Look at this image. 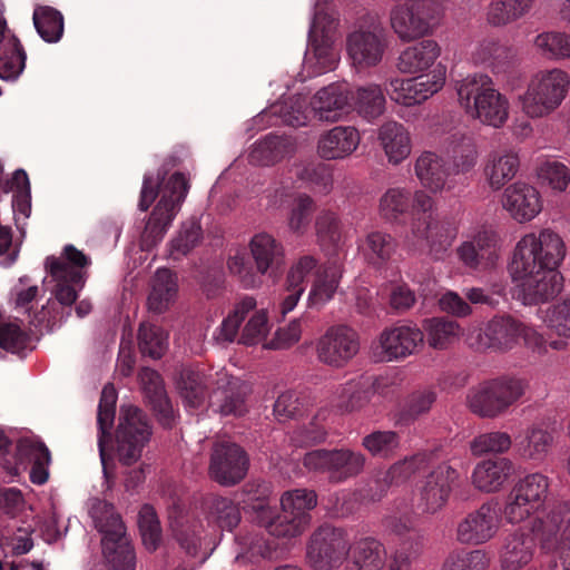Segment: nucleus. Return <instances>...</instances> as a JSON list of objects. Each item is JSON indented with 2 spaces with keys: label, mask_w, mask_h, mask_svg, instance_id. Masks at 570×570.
Here are the masks:
<instances>
[{
  "label": "nucleus",
  "mask_w": 570,
  "mask_h": 570,
  "mask_svg": "<svg viewBox=\"0 0 570 570\" xmlns=\"http://www.w3.org/2000/svg\"><path fill=\"white\" fill-rule=\"evenodd\" d=\"M316 236L320 246L330 256L338 258L342 250L341 224L337 216L332 212L321 213L315 222Z\"/></svg>",
  "instance_id": "nucleus-49"
},
{
  "label": "nucleus",
  "mask_w": 570,
  "mask_h": 570,
  "mask_svg": "<svg viewBox=\"0 0 570 570\" xmlns=\"http://www.w3.org/2000/svg\"><path fill=\"white\" fill-rule=\"evenodd\" d=\"M168 521L171 537L180 550L189 558L199 557V563H203L207 554H200L204 532L202 520L195 513L185 510L179 501H174L168 508Z\"/></svg>",
  "instance_id": "nucleus-17"
},
{
  "label": "nucleus",
  "mask_w": 570,
  "mask_h": 570,
  "mask_svg": "<svg viewBox=\"0 0 570 570\" xmlns=\"http://www.w3.org/2000/svg\"><path fill=\"white\" fill-rule=\"evenodd\" d=\"M351 564L346 570H382L386 552L374 538H362L351 544Z\"/></svg>",
  "instance_id": "nucleus-45"
},
{
  "label": "nucleus",
  "mask_w": 570,
  "mask_h": 570,
  "mask_svg": "<svg viewBox=\"0 0 570 570\" xmlns=\"http://www.w3.org/2000/svg\"><path fill=\"white\" fill-rule=\"evenodd\" d=\"M138 346L142 355L158 360L168 348V334L163 327L144 322L138 331Z\"/></svg>",
  "instance_id": "nucleus-58"
},
{
  "label": "nucleus",
  "mask_w": 570,
  "mask_h": 570,
  "mask_svg": "<svg viewBox=\"0 0 570 570\" xmlns=\"http://www.w3.org/2000/svg\"><path fill=\"white\" fill-rule=\"evenodd\" d=\"M203 236L198 222L189 220L181 225L177 236L170 243V257L175 261L186 256L200 242Z\"/></svg>",
  "instance_id": "nucleus-63"
},
{
  "label": "nucleus",
  "mask_w": 570,
  "mask_h": 570,
  "mask_svg": "<svg viewBox=\"0 0 570 570\" xmlns=\"http://www.w3.org/2000/svg\"><path fill=\"white\" fill-rule=\"evenodd\" d=\"M256 308V301L252 296L243 297L233 312L222 322L215 332V338L219 343H232L238 335L239 326L247 314Z\"/></svg>",
  "instance_id": "nucleus-59"
},
{
  "label": "nucleus",
  "mask_w": 570,
  "mask_h": 570,
  "mask_svg": "<svg viewBox=\"0 0 570 570\" xmlns=\"http://www.w3.org/2000/svg\"><path fill=\"white\" fill-rule=\"evenodd\" d=\"M379 139L390 163L397 165L411 153L410 135L402 124L387 121L379 131Z\"/></svg>",
  "instance_id": "nucleus-46"
},
{
  "label": "nucleus",
  "mask_w": 570,
  "mask_h": 570,
  "mask_svg": "<svg viewBox=\"0 0 570 570\" xmlns=\"http://www.w3.org/2000/svg\"><path fill=\"white\" fill-rule=\"evenodd\" d=\"M0 348L16 355L32 348L30 331L23 327L22 321L0 314Z\"/></svg>",
  "instance_id": "nucleus-50"
},
{
  "label": "nucleus",
  "mask_w": 570,
  "mask_h": 570,
  "mask_svg": "<svg viewBox=\"0 0 570 570\" xmlns=\"http://www.w3.org/2000/svg\"><path fill=\"white\" fill-rule=\"evenodd\" d=\"M519 165V157L512 151L492 153L484 166V176L490 187L494 190L501 189L515 176Z\"/></svg>",
  "instance_id": "nucleus-47"
},
{
  "label": "nucleus",
  "mask_w": 570,
  "mask_h": 570,
  "mask_svg": "<svg viewBox=\"0 0 570 570\" xmlns=\"http://www.w3.org/2000/svg\"><path fill=\"white\" fill-rule=\"evenodd\" d=\"M215 380L216 374L206 375L199 370H183L178 381V391L185 404L194 409L199 407L206 396H209L208 389L215 387Z\"/></svg>",
  "instance_id": "nucleus-40"
},
{
  "label": "nucleus",
  "mask_w": 570,
  "mask_h": 570,
  "mask_svg": "<svg viewBox=\"0 0 570 570\" xmlns=\"http://www.w3.org/2000/svg\"><path fill=\"white\" fill-rule=\"evenodd\" d=\"M445 81V68L438 65L431 75H422L415 78L391 79L386 85V94L390 98L404 106H413L425 101L438 92Z\"/></svg>",
  "instance_id": "nucleus-19"
},
{
  "label": "nucleus",
  "mask_w": 570,
  "mask_h": 570,
  "mask_svg": "<svg viewBox=\"0 0 570 570\" xmlns=\"http://www.w3.org/2000/svg\"><path fill=\"white\" fill-rule=\"evenodd\" d=\"M476 63L487 65L493 72H505L513 63L515 51L494 38L483 39L472 53Z\"/></svg>",
  "instance_id": "nucleus-44"
},
{
  "label": "nucleus",
  "mask_w": 570,
  "mask_h": 570,
  "mask_svg": "<svg viewBox=\"0 0 570 570\" xmlns=\"http://www.w3.org/2000/svg\"><path fill=\"white\" fill-rule=\"evenodd\" d=\"M500 524L501 509L498 503L484 502L458 523L456 540L462 544H483L495 537Z\"/></svg>",
  "instance_id": "nucleus-18"
},
{
  "label": "nucleus",
  "mask_w": 570,
  "mask_h": 570,
  "mask_svg": "<svg viewBox=\"0 0 570 570\" xmlns=\"http://www.w3.org/2000/svg\"><path fill=\"white\" fill-rule=\"evenodd\" d=\"M139 380L147 403L159 424L165 429H170L174 424L175 415L160 374L153 368L144 367L139 372Z\"/></svg>",
  "instance_id": "nucleus-30"
},
{
  "label": "nucleus",
  "mask_w": 570,
  "mask_h": 570,
  "mask_svg": "<svg viewBox=\"0 0 570 570\" xmlns=\"http://www.w3.org/2000/svg\"><path fill=\"white\" fill-rule=\"evenodd\" d=\"M412 235L419 242H425L429 253L434 259H442L455 237L449 223L419 222L412 225Z\"/></svg>",
  "instance_id": "nucleus-35"
},
{
  "label": "nucleus",
  "mask_w": 570,
  "mask_h": 570,
  "mask_svg": "<svg viewBox=\"0 0 570 570\" xmlns=\"http://www.w3.org/2000/svg\"><path fill=\"white\" fill-rule=\"evenodd\" d=\"M90 515L96 529L102 534V552L112 570H135L136 554L115 507L97 500L90 509Z\"/></svg>",
  "instance_id": "nucleus-8"
},
{
  "label": "nucleus",
  "mask_w": 570,
  "mask_h": 570,
  "mask_svg": "<svg viewBox=\"0 0 570 570\" xmlns=\"http://www.w3.org/2000/svg\"><path fill=\"white\" fill-rule=\"evenodd\" d=\"M570 86L569 75L561 69L539 72L520 97L522 110L531 118L544 117L564 100Z\"/></svg>",
  "instance_id": "nucleus-10"
},
{
  "label": "nucleus",
  "mask_w": 570,
  "mask_h": 570,
  "mask_svg": "<svg viewBox=\"0 0 570 570\" xmlns=\"http://www.w3.org/2000/svg\"><path fill=\"white\" fill-rule=\"evenodd\" d=\"M386 43L384 29L373 24V30H356L347 37V52L355 66H376L383 57Z\"/></svg>",
  "instance_id": "nucleus-28"
},
{
  "label": "nucleus",
  "mask_w": 570,
  "mask_h": 570,
  "mask_svg": "<svg viewBox=\"0 0 570 570\" xmlns=\"http://www.w3.org/2000/svg\"><path fill=\"white\" fill-rule=\"evenodd\" d=\"M377 380L362 375L335 389L333 404L341 413L358 411L367 405L376 393Z\"/></svg>",
  "instance_id": "nucleus-31"
},
{
  "label": "nucleus",
  "mask_w": 570,
  "mask_h": 570,
  "mask_svg": "<svg viewBox=\"0 0 570 570\" xmlns=\"http://www.w3.org/2000/svg\"><path fill=\"white\" fill-rule=\"evenodd\" d=\"M292 148L293 144L288 138L268 134L254 145L249 160L253 164L271 166L283 159Z\"/></svg>",
  "instance_id": "nucleus-48"
},
{
  "label": "nucleus",
  "mask_w": 570,
  "mask_h": 570,
  "mask_svg": "<svg viewBox=\"0 0 570 570\" xmlns=\"http://www.w3.org/2000/svg\"><path fill=\"white\" fill-rule=\"evenodd\" d=\"M396 248L397 242L392 235L372 232L365 238L363 253L370 265L382 268L392 259Z\"/></svg>",
  "instance_id": "nucleus-51"
},
{
  "label": "nucleus",
  "mask_w": 570,
  "mask_h": 570,
  "mask_svg": "<svg viewBox=\"0 0 570 570\" xmlns=\"http://www.w3.org/2000/svg\"><path fill=\"white\" fill-rule=\"evenodd\" d=\"M415 175L432 191L442 190L452 175L450 164L434 153H423L415 163Z\"/></svg>",
  "instance_id": "nucleus-38"
},
{
  "label": "nucleus",
  "mask_w": 570,
  "mask_h": 570,
  "mask_svg": "<svg viewBox=\"0 0 570 570\" xmlns=\"http://www.w3.org/2000/svg\"><path fill=\"white\" fill-rule=\"evenodd\" d=\"M431 453L420 452L400 460L392 464L386 471L384 483L381 484L379 480L375 481L381 492L379 495H372V500H380L385 491V488L392 484L399 485L409 481L412 476L424 472L431 465Z\"/></svg>",
  "instance_id": "nucleus-37"
},
{
  "label": "nucleus",
  "mask_w": 570,
  "mask_h": 570,
  "mask_svg": "<svg viewBox=\"0 0 570 570\" xmlns=\"http://www.w3.org/2000/svg\"><path fill=\"white\" fill-rule=\"evenodd\" d=\"M46 271L56 285L52 289L55 299L67 308L66 316H71L72 305L77 302L79 292L85 287L87 276L76 269L67 268L61 258L48 256L45 263Z\"/></svg>",
  "instance_id": "nucleus-27"
},
{
  "label": "nucleus",
  "mask_w": 570,
  "mask_h": 570,
  "mask_svg": "<svg viewBox=\"0 0 570 570\" xmlns=\"http://www.w3.org/2000/svg\"><path fill=\"white\" fill-rule=\"evenodd\" d=\"M249 392L247 383L226 372H217L209 403L223 415L242 416L247 412L246 397Z\"/></svg>",
  "instance_id": "nucleus-23"
},
{
  "label": "nucleus",
  "mask_w": 570,
  "mask_h": 570,
  "mask_svg": "<svg viewBox=\"0 0 570 570\" xmlns=\"http://www.w3.org/2000/svg\"><path fill=\"white\" fill-rule=\"evenodd\" d=\"M342 269L338 258H328L323 269H317L308 295L309 306L322 307L331 301L337 289Z\"/></svg>",
  "instance_id": "nucleus-41"
},
{
  "label": "nucleus",
  "mask_w": 570,
  "mask_h": 570,
  "mask_svg": "<svg viewBox=\"0 0 570 570\" xmlns=\"http://www.w3.org/2000/svg\"><path fill=\"white\" fill-rule=\"evenodd\" d=\"M352 99L357 114L368 121L376 119L385 110V96L379 85L358 87Z\"/></svg>",
  "instance_id": "nucleus-53"
},
{
  "label": "nucleus",
  "mask_w": 570,
  "mask_h": 570,
  "mask_svg": "<svg viewBox=\"0 0 570 570\" xmlns=\"http://www.w3.org/2000/svg\"><path fill=\"white\" fill-rule=\"evenodd\" d=\"M360 350L357 333L346 326L330 327L318 340L316 351L321 362L334 367L344 366Z\"/></svg>",
  "instance_id": "nucleus-22"
},
{
  "label": "nucleus",
  "mask_w": 570,
  "mask_h": 570,
  "mask_svg": "<svg viewBox=\"0 0 570 570\" xmlns=\"http://www.w3.org/2000/svg\"><path fill=\"white\" fill-rule=\"evenodd\" d=\"M458 476V471L448 463H442L433 469L420 489L417 511L420 513L439 511L446 503L452 484Z\"/></svg>",
  "instance_id": "nucleus-26"
},
{
  "label": "nucleus",
  "mask_w": 570,
  "mask_h": 570,
  "mask_svg": "<svg viewBox=\"0 0 570 570\" xmlns=\"http://www.w3.org/2000/svg\"><path fill=\"white\" fill-rule=\"evenodd\" d=\"M534 45L549 59L570 58V35L564 32H542L535 37Z\"/></svg>",
  "instance_id": "nucleus-62"
},
{
  "label": "nucleus",
  "mask_w": 570,
  "mask_h": 570,
  "mask_svg": "<svg viewBox=\"0 0 570 570\" xmlns=\"http://www.w3.org/2000/svg\"><path fill=\"white\" fill-rule=\"evenodd\" d=\"M9 32L6 20L0 17V42L6 39L0 55V78L16 80L26 67L27 55L18 37Z\"/></svg>",
  "instance_id": "nucleus-36"
},
{
  "label": "nucleus",
  "mask_w": 570,
  "mask_h": 570,
  "mask_svg": "<svg viewBox=\"0 0 570 570\" xmlns=\"http://www.w3.org/2000/svg\"><path fill=\"white\" fill-rule=\"evenodd\" d=\"M552 441L550 432L539 426H531L517 441V448L522 458L541 461L548 454Z\"/></svg>",
  "instance_id": "nucleus-54"
},
{
  "label": "nucleus",
  "mask_w": 570,
  "mask_h": 570,
  "mask_svg": "<svg viewBox=\"0 0 570 570\" xmlns=\"http://www.w3.org/2000/svg\"><path fill=\"white\" fill-rule=\"evenodd\" d=\"M320 14L316 13L308 33V48L305 53V67L311 69V73L322 75L334 69L337 62V56L332 47V41L327 35L317 37Z\"/></svg>",
  "instance_id": "nucleus-33"
},
{
  "label": "nucleus",
  "mask_w": 570,
  "mask_h": 570,
  "mask_svg": "<svg viewBox=\"0 0 570 570\" xmlns=\"http://www.w3.org/2000/svg\"><path fill=\"white\" fill-rule=\"evenodd\" d=\"M439 56L440 47L434 40H422L400 53L397 69L403 73L423 72L434 65Z\"/></svg>",
  "instance_id": "nucleus-39"
},
{
  "label": "nucleus",
  "mask_w": 570,
  "mask_h": 570,
  "mask_svg": "<svg viewBox=\"0 0 570 570\" xmlns=\"http://www.w3.org/2000/svg\"><path fill=\"white\" fill-rule=\"evenodd\" d=\"M250 508L253 520L276 538L287 540L297 538L308 527V519L303 514L296 515L283 507L279 512H276L265 499L257 498Z\"/></svg>",
  "instance_id": "nucleus-20"
},
{
  "label": "nucleus",
  "mask_w": 570,
  "mask_h": 570,
  "mask_svg": "<svg viewBox=\"0 0 570 570\" xmlns=\"http://www.w3.org/2000/svg\"><path fill=\"white\" fill-rule=\"evenodd\" d=\"M512 468V462L505 458L482 461L474 468L472 482L483 492H494L502 487Z\"/></svg>",
  "instance_id": "nucleus-43"
},
{
  "label": "nucleus",
  "mask_w": 570,
  "mask_h": 570,
  "mask_svg": "<svg viewBox=\"0 0 570 570\" xmlns=\"http://www.w3.org/2000/svg\"><path fill=\"white\" fill-rule=\"evenodd\" d=\"M365 462L363 453L347 448L313 450L303 458V465L307 470L326 474L331 483H343L357 476Z\"/></svg>",
  "instance_id": "nucleus-14"
},
{
  "label": "nucleus",
  "mask_w": 570,
  "mask_h": 570,
  "mask_svg": "<svg viewBox=\"0 0 570 570\" xmlns=\"http://www.w3.org/2000/svg\"><path fill=\"white\" fill-rule=\"evenodd\" d=\"M490 559L482 550L452 552L444 561L443 570H488Z\"/></svg>",
  "instance_id": "nucleus-64"
},
{
  "label": "nucleus",
  "mask_w": 570,
  "mask_h": 570,
  "mask_svg": "<svg viewBox=\"0 0 570 570\" xmlns=\"http://www.w3.org/2000/svg\"><path fill=\"white\" fill-rule=\"evenodd\" d=\"M249 459L245 450L229 441L216 442L209 462V475L217 483L230 487L239 483L247 474Z\"/></svg>",
  "instance_id": "nucleus-16"
},
{
  "label": "nucleus",
  "mask_w": 570,
  "mask_h": 570,
  "mask_svg": "<svg viewBox=\"0 0 570 570\" xmlns=\"http://www.w3.org/2000/svg\"><path fill=\"white\" fill-rule=\"evenodd\" d=\"M249 249L255 269L238 256L229 258L227 264L230 273L238 277L245 288L258 287L263 275L276 276L283 271L285 249L273 235L266 232L255 234L249 242Z\"/></svg>",
  "instance_id": "nucleus-7"
},
{
  "label": "nucleus",
  "mask_w": 570,
  "mask_h": 570,
  "mask_svg": "<svg viewBox=\"0 0 570 570\" xmlns=\"http://www.w3.org/2000/svg\"><path fill=\"white\" fill-rule=\"evenodd\" d=\"M387 528L401 538L389 564V570H410L423 548V535L415 529L414 520L410 515L391 517L386 521Z\"/></svg>",
  "instance_id": "nucleus-25"
},
{
  "label": "nucleus",
  "mask_w": 570,
  "mask_h": 570,
  "mask_svg": "<svg viewBox=\"0 0 570 570\" xmlns=\"http://www.w3.org/2000/svg\"><path fill=\"white\" fill-rule=\"evenodd\" d=\"M534 0H492L487 19L495 27L505 26L523 17Z\"/></svg>",
  "instance_id": "nucleus-55"
},
{
  "label": "nucleus",
  "mask_w": 570,
  "mask_h": 570,
  "mask_svg": "<svg viewBox=\"0 0 570 570\" xmlns=\"http://www.w3.org/2000/svg\"><path fill=\"white\" fill-rule=\"evenodd\" d=\"M524 393L522 380L501 376L481 383L468 395L470 410L481 417H497L503 414Z\"/></svg>",
  "instance_id": "nucleus-11"
},
{
  "label": "nucleus",
  "mask_w": 570,
  "mask_h": 570,
  "mask_svg": "<svg viewBox=\"0 0 570 570\" xmlns=\"http://www.w3.org/2000/svg\"><path fill=\"white\" fill-rule=\"evenodd\" d=\"M362 446L373 458L389 460L399 452L401 435L393 430H375L363 436Z\"/></svg>",
  "instance_id": "nucleus-52"
},
{
  "label": "nucleus",
  "mask_w": 570,
  "mask_h": 570,
  "mask_svg": "<svg viewBox=\"0 0 570 570\" xmlns=\"http://www.w3.org/2000/svg\"><path fill=\"white\" fill-rule=\"evenodd\" d=\"M14 470L20 465L30 464V480L35 484H45L49 479L51 454L46 444L36 439H21L16 446Z\"/></svg>",
  "instance_id": "nucleus-29"
},
{
  "label": "nucleus",
  "mask_w": 570,
  "mask_h": 570,
  "mask_svg": "<svg viewBox=\"0 0 570 570\" xmlns=\"http://www.w3.org/2000/svg\"><path fill=\"white\" fill-rule=\"evenodd\" d=\"M351 543L347 533L330 524L316 528L306 543V561L313 570H335L347 559Z\"/></svg>",
  "instance_id": "nucleus-12"
},
{
  "label": "nucleus",
  "mask_w": 570,
  "mask_h": 570,
  "mask_svg": "<svg viewBox=\"0 0 570 570\" xmlns=\"http://www.w3.org/2000/svg\"><path fill=\"white\" fill-rule=\"evenodd\" d=\"M429 345L436 350H443L454 343L460 333V326L455 321L445 317H433L424 321Z\"/></svg>",
  "instance_id": "nucleus-57"
},
{
  "label": "nucleus",
  "mask_w": 570,
  "mask_h": 570,
  "mask_svg": "<svg viewBox=\"0 0 570 570\" xmlns=\"http://www.w3.org/2000/svg\"><path fill=\"white\" fill-rule=\"evenodd\" d=\"M550 482L535 472L520 479L507 497L503 515L508 523L517 524L535 514L544 504Z\"/></svg>",
  "instance_id": "nucleus-13"
},
{
  "label": "nucleus",
  "mask_w": 570,
  "mask_h": 570,
  "mask_svg": "<svg viewBox=\"0 0 570 570\" xmlns=\"http://www.w3.org/2000/svg\"><path fill=\"white\" fill-rule=\"evenodd\" d=\"M350 107L346 85L332 83L318 90L309 102L306 97L296 95L274 104L264 117L278 116L285 125L298 128L305 126L312 116L320 120L337 121Z\"/></svg>",
  "instance_id": "nucleus-5"
},
{
  "label": "nucleus",
  "mask_w": 570,
  "mask_h": 570,
  "mask_svg": "<svg viewBox=\"0 0 570 570\" xmlns=\"http://www.w3.org/2000/svg\"><path fill=\"white\" fill-rule=\"evenodd\" d=\"M117 391L112 384H107L101 391L98 405V450L100 461L106 472L111 452L120 464L130 466L141 456L144 448L150 440L151 426L142 410L129 405L121 406L119 423L112 441L111 429L116 415Z\"/></svg>",
  "instance_id": "nucleus-3"
},
{
  "label": "nucleus",
  "mask_w": 570,
  "mask_h": 570,
  "mask_svg": "<svg viewBox=\"0 0 570 570\" xmlns=\"http://www.w3.org/2000/svg\"><path fill=\"white\" fill-rule=\"evenodd\" d=\"M499 250L497 232L482 229L472 239L462 243L456 253L464 266L482 272L494 268L499 259Z\"/></svg>",
  "instance_id": "nucleus-24"
},
{
  "label": "nucleus",
  "mask_w": 570,
  "mask_h": 570,
  "mask_svg": "<svg viewBox=\"0 0 570 570\" xmlns=\"http://www.w3.org/2000/svg\"><path fill=\"white\" fill-rule=\"evenodd\" d=\"M551 554L547 570H570V501L550 503L531 523L530 531L522 529L509 533L500 551L503 570H520L531 562L535 547Z\"/></svg>",
  "instance_id": "nucleus-2"
},
{
  "label": "nucleus",
  "mask_w": 570,
  "mask_h": 570,
  "mask_svg": "<svg viewBox=\"0 0 570 570\" xmlns=\"http://www.w3.org/2000/svg\"><path fill=\"white\" fill-rule=\"evenodd\" d=\"M566 257V245L559 234L542 229L524 235L513 252L509 272L519 282L517 297L524 305H538L554 298L562 289L558 271Z\"/></svg>",
  "instance_id": "nucleus-1"
},
{
  "label": "nucleus",
  "mask_w": 570,
  "mask_h": 570,
  "mask_svg": "<svg viewBox=\"0 0 570 570\" xmlns=\"http://www.w3.org/2000/svg\"><path fill=\"white\" fill-rule=\"evenodd\" d=\"M502 205L512 218L523 223L533 219L541 210L538 190L525 183H514L505 188Z\"/></svg>",
  "instance_id": "nucleus-32"
},
{
  "label": "nucleus",
  "mask_w": 570,
  "mask_h": 570,
  "mask_svg": "<svg viewBox=\"0 0 570 570\" xmlns=\"http://www.w3.org/2000/svg\"><path fill=\"white\" fill-rule=\"evenodd\" d=\"M424 334L416 324H400L385 328L373 346V357L377 362L403 360L419 351Z\"/></svg>",
  "instance_id": "nucleus-15"
},
{
  "label": "nucleus",
  "mask_w": 570,
  "mask_h": 570,
  "mask_svg": "<svg viewBox=\"0 0 570 570\" xmlns=\"http://www.w3.org/2000/svg\"><path fill=\"white\" fill-rule=\"evenodd\" d=\"M433 17L431 0H405L391 12V26L404 41L414 40L426 35Z\"/></svg>",
  "instance_id": "nucleus-21"
},
{
  "label": "nucleus",
  "mask_w": 570,
  "mask_h": 570,
  "mask_svg": "<svg viewBox=\"0 0 570 570\" xmlns=\"http://www.w3.org/2000/svg\"><path fill=\"white\" fill-rule=\"evenodd\" d=\"M360 140V132L355 127L336 126L321 136L317 151L324 159H343L357 148Z\"/></svg>",
  "instance_id": "nucleus-34"
},
{
  "label": "nucleus",
  "mask_w": 570,
  "mask_h": 570,
  "mask_svg": "<svg viewBox=\"0 0 570 570\" xmlns=\"http://www.w3.org/2000/svg\"><path fill=\"white\" fill-rule=\"evenodd\" d=\"M33 24L39 36L49 43L58 42L63 35V17L52 7H38L33 11Z\"/></svg>",
  "instance_id": "nucleus-56"
},
{
  "label": "nucleus",
  "mask_w": 570,
  "mask_h": 570,
  "mask_svg": "<svg viewBox=\"0 0 570 570\" xmlns=\"http://www.w3.org/2000/svg\"><path fill=\"white\" fill-rule=\"evenodd\" d=\"M2 189L4 193L13 191L12 208L28 217L31 212V188L27 173L17 169L12 178L3 184Z\"/></svg>",
  "instance_id": "nucleus-61"
},
{
  "label": "nucleus",
  "mask_w": 570,
  "mask_h": 570,
  "mask_svg": "<svg viewBox=\"0 0 570 570\" xmlns=\"http://www.w3.org/2000/svg\"><path fill=\"white\" fill-rule=\"evenodd\" d=\"M520 338L535 352H541L546 347L542 334L511 315L494 316L483 330L471 335L469 341L476 351H508L513 348Z\"/></svg>",
  "instance_id": "nucleus-9"
},
{
  "label": "nucleus",
  "mask_w": 570,
  "mask_h": 570,
  "mask_svg": "<svg viewBox=\"0 0 570 570\" xmlns=\"http://www.w3.org/2000/svg\"><path fill=\"white\" fill-rule=\"evenodd\" d=\"M188 190V180L181 173L173 174L161 184H156L151 176L145 175L138 204L139 209L147 212L158 195L160 198L150 213L141 233L140 245L142 249H151L164 238L180 210Z\"/></svg>",
  "instance_id": "nucleus-4"
},
{
  "label": "nucleus",
  "mask_w": 570,
  "mask_h": 570,
  "mask_svg": "<svg viewBox=\"0 0 570 570\" xmlns=\"http://www.w3.org/2000/svg\"><path fill=\"white\" fill-rule=\"evenodd\" d=\"M178 292L177 276L168 268H159L151 279L148 308L157 314L166 312L175 302Z\"/></svg>",
  "instance_id": "nucleus-42"
},
{
  "label": "nucleus",
  "mask_w": 570,
  "mask_h": 570,
  "mask_svg": "<svg viewBox=\"0 0 570 570\" xmlns=\"http://www.w3.org/2000/svg\"><path fill=\"white\" fill-rule=\"evenodd\" d=\"M208 519L226 531H233L240 522V511L233 500L213 495L207 501Z\"/></svg>",
  "instance_id": "nucleus-60"
},
{
  "label": "nucleus",
  "mask_w": 570,
  "mask_h": 570,
  "mask_svg": "<svg viewBox=\"0 0 570 570\" xmlns=\"http://www.w3.org/2000/svg\"><path fill=\"white\" fill-rule=\"evenodd\" d=\"M458 100L470 116L483 124L501 127L508 119L509 102L487 75H473L455 85Z\"/></svg>",
  "instance_id": "nucleus-6"
}]
</instances>
